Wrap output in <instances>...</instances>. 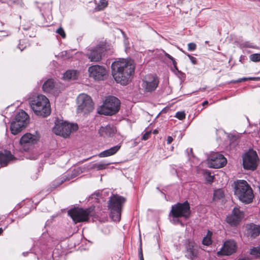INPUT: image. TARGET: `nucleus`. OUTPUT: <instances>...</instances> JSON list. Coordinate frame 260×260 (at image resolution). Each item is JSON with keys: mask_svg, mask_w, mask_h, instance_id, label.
<instances>
[{"mask_svg": "<svg viewBox=\"0 0 260 260\" xmlns=\"http://www.w3.org/2000/svg\"><path fill=\"white\" fill-rule=\"evenodd\" d=\"M135 65L131 59H120L112 64V75L117 83L126 85L134 73Z\"/></svg>", "mask_w": 260, "mask_h": 260, "instance_id": "obj_1", "label": "nucleus"}, {"mask_svg": "<svg viewBox=\"0 0 260 260\" xmlns=\"http://www.w3.org/2000/svg\"><path fill=\"white\" fill-rule=\"evenodd\" d=\"M190 214V205L187 201L182 203H178L172 206L170 212V216L171 217V222L174 224H180L183 226L184 223L180 218L188 219Z\"/></svg>", "mask_w": 260, "mask_h": 260, "instance_id": "obj_2", "label": "nucleus"}, {"mask_svg": "<svg viewBox=\"0 0 260 260\" xmlns=\"http://www.w3.org/2000/svg\"><path fill=\"white\" fill-rule=\"evenodd\" d=\"M34 113L38 116L46 117L50 115L51 109L48 99L43 95H38L29 101Z\"/></svg>", "mask_w": 260, "mask_h": 260, "instance_id": "obj_3", "label": "nucleus"}, {"mask_svg": "<svg viewBox=\"0 0 260 260\" xmlns=\"http://www.w3.org/2000/svg\"><path fill=\"white\" fill-rule=\"evenodd\" d=\"M125 201L123 197L114 194L108 201V208L110 211V216L114 221H119L122 207Z\"/></svg>", "mask_w": 260, "mask_h": 260, "instance_id": "obj_4", "label": "nucleus"}, {"mask_svg": "<svg viewBox=\"0 0 260 260\" xmlns=\"http://www.w3.org/2000/svg\"><path fill=\"white\" fill-rule=\"evenodd\" d=\"M235 194L242 202L249 203L253 198L251 187L245 180L238 181L235 185Z\"/></svg>", "mask_w": 260, "mask_h": 260, "instance_id": "obj_5", "label": "nucleus"}, {"mask_svg": "<svg viewBox=\"0 0 260 260\" xmlns=\"http://www.w3.org/2000/svg\"><path fill=\"white\" fill-rule=\"evenodd\" d=\"M120 104V101L117 98L113 96L108 97L99 113L106 115L114 114L119 111Z\"/></svg>", "mask_w": 260, "mask_h": 260, "instance_id": "obj_6", "label": "nucleus"}, {"mask_svg": "<svg viewBox=\"0 0 260 260\" xmlns=\"http://www.w3.org/2000/svg\"><path fill=\"white\" fill-rule=\"evenodd\" d=\"M105 50V44L102 42L95 47H90L87 48L85 56L91 62H99L101 60Z\"/></svg>", "mask_w": 260, "mask_h": 260, "instance_id": "obj_7", "label": "nucleus"}, {"mask_svg": "<svg viewBox=\"0 0 260 260\" xmlns=\"http://www.w3.org/2000/svg\"><path fill=\"white\" fill-rule=\"evenodd\" d=\"M78 127L77 124L58 121L57 123H55V125L53 128V132L57 135L67 138L70 136L72 132L76 131Z\"/></svg>", "mask_w": 260, "mask_h": 260, "instance_id": "obj_8", "label": "nucleus"}, {"mask_svg": "<svg viewBox=\"0 0 260 260\" xmlns=\"http://www.w3.org/2000/svg\"><path fill=\"white\" fill-rule=\"evenodd\" d=\"M77 112L84 114L89 113L93 109V104L91 98L86 94H81L77 98Z\"/></svg>", "mask_w": 260, "mask_h": 260, "instance_id": "obj_9", "label": "nucleus"}, {"mask_svg": "<svg viewBox=\"0 0 260 260\" xmlns=\"http://www.w3.org/2000/svg\"><path fill=\"white\" fill-rule=\"evenodd\" d=\"M258 158L256 152L249 150L243 156V165L244 169L254 170L257 166Z\"/></svg>", "mask_w": 260, "mask_h": 260, "instance_id": "obj_10", "label": "nucleus"}, {"mask_svg": "<svg viewBox=\"0 0 260 260\" xmlns=\"http://www.w3.org/2000/svg\"><path fill=\"white\" fill-rule=\"evenodd\" d=\"M90 213L89 209L82 208H74L68 211V214L75 223L87 221L89 219Z\"/></svg>", "mask_w": 260, "mask_h": 260, "instance_id": "obj_11", "label": "nucleus"}, {"mask_svg": "<svg viewBox=\"0 0 260 260\" xmlns=\"http://www.w3.org/2000/svg\"><path fill=\"white\" fill-rule=\"evenodd\" d=\"M159 80L156 76L148 75L143 79L142 87L145 92H151L156 89Z\"/></svg>", "mask_w": 260, "mask_h": 260, "instance_id": "obj_12", "label": "nucleus"}, {"mask_svg": "<svg viewBox=\"0 0 260 260\" xmlns=\"http://www.w3.org/2000/svg\"><path fill=\"white\" fill-rule=\"evenodd\" d=\"M89 76L95 80H104L106 78L107 71L106 68L100 65H93L88 69Z\"/></svg>", "mask_w": 260, "mask_h": 260, "instance_id": "obj_13", "label": "nucleus"}, {"mask_svg": "<svg viewBox=\"0 0 260 260\" xmlns=\"http://www.w3.org/2000/svg\"><path fill=\"white\" fill-rule=\"evenodd\" d=\"M185 256L191 260H197L199 254V248L192 240H186L184 242Z\"/></svg>", "mask_w": 260, "mask_h": 260, "instance_id": "obj_14", "label": "nucleus"}, {"mask_svg": "<svg viewBox=\"0 0 260 260\" xmlns=\"http://www.w3.org/2000/svg\"><path fill=\"white\" fill-rule=\"evenodd\" d=\"M210 167L213 168H220L224 167L227 162L226 159L222 154L217 152L211 154L208 159Z\"/></svg>", "mask_w": 260, "mask_h": 260, "instance_id": "obj_15", "label": "nucleus"}, {"mask_svg": "<svg viewBox=\"0 0 260 260\" xmlns=\"http://www.w3.org/2000/svg\"><path fill=\"white\" fill-rule=\"evenodd\" d=\"M39 138L40 137L37 133L35 135L26 133L21 138L20 144L24 151H27L29 149V146L37 143Z\"/></svg>", "mask_w": 260, "mask_h": 260, "instance_id": "obj_16", "label": "nucleus"}, {"mask_svg": "<svg viewBox=\"0 0 260 260\" xmlns=\"http://www.w3.org/2000/svg\"><path fill=\"white\" fill-rule=\"evenodd\" d=\"M237 246L236 242L233 240L225 241L220 250L217 252V255H230L235 253L236 251Z\"/></svg>", "mask_w": 260, "mask_h": 260, "instance_id": "obj_17", "label": "nucleus"}, {"mask_svg": "<svg viewBox=\"0 0 260 260\" xmlns=\"http://www.w3.org/2000/svg\"><path fill=\"white\" fill-rule=\"evenodd\" d=\"M244 217V213L239 208H234L232 214L227 216L226 221L231 225H237Z\"/></svg>", "mask_w": 260, "mask_h": 260, "instance_id": "obj_18", "label": "nucleus"}, {"mask_svg": "<svg viewBox=\"0 0 260 260\" xmlns=\"http://www.w3.org/2000/svg\"><path fill=\"white\" fill-rule=\"evenodd\" d=\"M28 115L25 111H21L16 115L12 127L20 125L26 126L28 123Z\"/></svg>", "mask_w": 260, "mask_h": 260, "instance_id": "obj_19", "label": "nucleus"}, {"mask_svg": "<svg viewBox=\"0 0 260 260\" xmlns=\"http://www.w3.org/2000/svg\"><path fill=\"white\" fill-rule=\"evenodd\" d=\"M116 132L115 127L112 125L101 126L99 131L100 136L104 138L113 137Z\"/></svg>", "mask_w": 260, "mask_h": 260, "instance_id": "obj_20", "label": "nucleus"}, {"mask_svg": "<svg viewBox=\"0 0 260 260\" xmlns=\"http://www.w3.org/2000/svg\"><path fill=\"white\" fill-rule=\"evenodd\" d=\"M247 234L248 237L255 238L259 235L260 233V226L250 223L247 225Z\"/></svg>", "mask_w": 260, "mask_h": 260, "instance_id": "obj_21", "label": "nucleus"}, {"mask_svg": "<svg viewBox=\"0 0 260 260\" xmlns=\"http://www.w3.org/2000/svg\"><path fill=\"white\" fill-rule=\"evenodd\" d=\"M121 145H117L107 150L101 152L99 154L100 157H105L115 154L120 148Z\"/></svg>", "mask_w": 260, "mask_h": 260, "instance_id": "obj_22", "label": "nucleus"}, {"mask_svg": "<svg viewBox=\"0 0 260 260\" xmlns=\"http://www.w3.org/2000/svg\"><path fill=\"white\" fill-rule=\"evenodd\" d=\"M82 172V170L81 168L78 167L76 169H75L72 172V174L71 175H64L62 179H61L60 180V182L57 184V185H61L62 183H63L64 181L68 180H70L71 179H73L76 177L77 175H79L80 173Z\"/></svg>", "mask_w": 260, "mask_h": 260, "instance_id": "obj_23", "label": "nucleus"}, {"mask_svg": "<svg viewBox=\"0 0 260 260\" xmlns=\"http://www.w3.org/2000/svg\"><path fill=\"white\" fill-rule=\"evenodd\" d=\"M13 155L9 151L0 153V165L2 166H6L9 161L13 159Z\"/></svg>", "mask_w": 260, "mask_h": 260, "instance_id": "obj_24", "label": "nucleus"}, {"mask_svg": "<svg viewBox=\"0 0 260 260\" xmlns=\"http://www.w3.org/2000/svg\"><path fill=\"white\" fill-rule=\"evenodd\" d=\"M79 76V72L76 70H68L64 74L63 78L64 80H75Z\"/></svg>", "mask_w": 260, "mask_h": 260, "instance_id": "obj_25", "label": "nucleus"}, {"mask_svg": "<svg viewBox=\"0 0 260 260\" xmlns=\"http://www.w3.org/2000/svg\"><path fill=\"white\" fill-rule=\"evenodd\" d=\"M54 87V82L52 79H48L43 85V91L45 92H50Z\"/></svg>", "mask_w": 260, "mask_h": 260, "instance_id": "obj_26", "label": "nucleus"}, {"mask_svg": "<svg viewBox=\"0 0 260 260\" xmlns=\"http://www.w3.org/2000/svg\"><path fill=\"white\" fill-rule=\"evenodd\" d=\"M110 163H105L101 162L99 163L91 164L90 166V169H96L97 170H102L107 168Z\"/></svg>", "mask_w": 260, "mask_h": 260, "instance_id": "obj_27", "label": "nucleus"}, {"mask_svg": "<svg viewBox=\"0 0 260 260\" xmlns=\"http://www.w3.org/2000/svg\"><path fill=\"white\" fill-rule=\"evenodd\" d=\"M13 124V121L11 123V126H10V129L11 131V133L14 135H16L19 133L26 126H15L14 127H12Z\"/></svg>", "mask_w": 260, "mask_h": 260, "instance_id": "obj_28", "label": "nucleus"}, {"mask_svg": "<svg viewBox=\"0 0 260 260\" xmlns=\"http://www.w3.org/2000/svg\"><path fill=\"white\" fill-rule=\"evenodd\" d=\"M212 233L210 231H208L207 233V235L206 237H205L202 241V243L206 246H209L212 243Z\"/></svg>", "mask_w": 260, "mask_h": 260, "instance_id": "obj_29", "label": "nucleus"}, {"mask_svg": "<svg viewBox=\"0 0 260 260\" xmlns=\"http://www.w3.org/2000/svg\"><path fill=\"white\" fill-rule=\"evenodd\" d=\"M250 254L255 258H260V245L252 248L250 250Z\"/></svg>", "mask_w": 260, "mask_h": 260, "instance_id": "obj_30", "label": "nucleus"}, {"mask_svg": "<svg viewBox=\"0 0 260 260\" xmlns=\"http://www.w3.org/2000/svg\"><path fill=\"white\" fill-rule=\"evenodd\" d=\"M224 197V192L221 189H218L214 191L213 198L214 200H218Z\"/></svg>", "mask_w": 260, "mask_h": 260, "instance_id": "obj_31", "label": "nucleus"}, {"mask_svg": "<svg viewBox=\"0 0 260 260\" xmlns=\"http://www.w3.org/2000/svg\"><path fill=\"white\" fill-rule=\"evenodd\" d=\"M250 59L251 61L254 62H257L260 61V54H253L250 56Z\"/></svg>", "mask_w": 260, "mask_h": 260, "instance_id": "obj_32", "label": "nucleus"}, {"mask_svg": "<svg viewBox=\"0 0 260 260\" xmlns=\"http://www.w3.org/2000/svg\"><path fill=\"white\" fill-rule=\"evenodd\" d=\"M164 55L167 57L169 59H170V60H171V61H172V63L173 64V66L174 67V68L177 70V62L176 61H175V59L172 56H171L170 54H169L168 53H167V52H166L165 51H164Z\"/></svg>", "mask_w": 260, "mask_h": 260, "instance_id": "obj_33", "label": "nucleus"}, {"mask_svg": "<svg viewBox=\"0 0 260 260\" xmlns=\"http://www.w3.org/2000/svg\"><path fill=\"white\" fill-rule=\"evenodd\" d=\"M176 117L180 120H182L185 117V114L184 111L178 112L176 114Z\"/></svg>", "mask_w": 260, "mask_h": 260, "instance_id": "obj_34", "label": "nucleus"}, {"mask_svg": "<svg viewBox=\"0 0 260 260\" xmlns=\"http://www.w3.org/2000/svg\"><path fill=\"white\" fill-rule=\"evenodd\" d=\"M108 5V2L106 0H100V5H99V7H100V9H103L106 7Z\"/></svg>", "mask_w": 260, "mask_h": 260, "instance_id": "obj_35", "label": "nucleus"}, {"mask_svg": "<svg viewBox=\"0 0 260 260\" xmlns=\"http://www.w3.org/2000/svg\"><path fill=\"white\" fill-rule=\"evenodd\" d=\"M188 50L190 51H192L196 50L197 46L194 43H189L187 45Z\"/></svg>", "mask_w": 260, "mask_h": 260, "instance_id": "obj_36", "label": "nucleus"}, {"mask_svg": "<svg viewBox=\"0 0 260 260\" xmlns=\"http://www.w3.org/2000/svg\"><path fill=\"white\" fill-rule=\"evenodd\" d=\"M56 32L60 35L63 38H64L66 37V34L64 31L63 29L61 27L58 28L56 30Z\"/></svg>", "mask_w": 260, "mask_h": 260, "instance_id": "obj_37", "label": "nucleus"}, {"mask_svg": "<svg viewBox=\"0 0 260 260\" xmlns=\"http://www.w3.org/2000/svg\"><path fill=\"white\" fill-rule=\"evenodd\" d=\"M187 56L189 57V58L190 60V61L192 62V64H196L197 63V59L194 57L191 56V55L189 54H186Z\"/></svg>", "mask_w": 260, "mask_h": 260, "instance_id": "obj_38", "label": "nucleus"}, {"mask_svg": "<svg viewBox=\"0 0 260 260\" xmlns=\"http://www.w3.org/2000/svg\"><path fill=\"white\" fill-rule=\"evenodd\" d=\"M150 134L151 132H147L146 133H145L144 135L143 136V139L144 140H147L149 138Z\"/></svg>", "mask_w": 260, "mask_h": 260, "instance_id": "obj_39", "label": "nucleus"}, {"mask_svg": "<svg viewBox=\"0 0 260 260\" xmlns=\"http://www.w3.org/2000/svg\"><path fill=\"white\" fill-rule=\"evenodd\" d=\"M139 255L140 260H144L141 246H140V247L139 248Z\"/></svg>", "mask_w": 260, "mask_h": 260, "instance_id": "obj_40", "label": "nucleus"}, {"mask_svg": "<svg viewBox=\"0 0 260 260\" xmlns=\"http://www.w3.org/2000/svg\"><path fill=\"white\" fill-rule=\"evenodd\" d=\"M247 80H249V77L248 78L244 77V78L239 79L235 82H242V81H245Z\"/></svg>", "mask_w": 260, "mask_h": 260, "instance_id": "obj_41", "label": "nucleus"}, {"mask_svg": "<svg viewBox=\"0 0 260 260\" xmlns=\"http://www.w3.org/2000/svg\"><path fill=\"white\" fill-rule=\"evenodd\" d=\"M173 139L172 137H171V136L168 137L167 140L168 144H171L173 142Z\"/></svg>", "mask_w": 260, "mask_h": 260, "instance_id": "obj_42", "label": "nucleus"}, {"mask_svg": "<svg viewBox=\"0 0 260 260\" xmlns=\"http://www.w3.org/2000/svg\"><path fill=\"white\" fill-rule=\"evenodd\" d=\"M249 80L260 81V77H249Z\"/></svg>", "mask_w": 260, "mask_h": 260, "instance_id": "obj_43", "label": "nucleus"}, {"mask_svg": "<svg viewBox=\"0 0 260 260\" xmlns=\"http://www.w3.org/2000/svg\"><path fill=\"white\" fill-rule=\"evenodd\" d=\"M18 48L21 50V51H22L25 48V46H24L23 47L21 45V44H20L18 46Z\"/></svg>", "mask_w": 260, "mask_h": 260, "instance_id": "obj_44", "label": "nucleus"}, {"mask_svg": "<svg viewBox=\"0 0 260 260\" xmlns=\"http://www.w3.org/2000/svg\"><path fill=\"white\" fill-rule=\"evenodd\" d=\"M187 152L188 153H192V149L191 148L187 149Z\"/></svg>", "mask_w": 260, "mask_h": 260, "instance_id": "obj_45", "label": "nucleus"}, {"mask_svg": "<svg viewBox=\"0 0 260 260\" xmlns=\"http://www.w3.org/2000/svg\"><path fill=\"white\" fill-rule=\"evenodd\" d=\"M208 104V102L207 101H205L203 103V106H205Z\"/></svg>", "mask_w": 260, "mask_h": 260, "instance_id": "obj_46", "label": "nucleus"}, {"mask_svg": "<svg viewBox=\"0 0 260 260\" xmlns=\"http://www.w3.org/2000/svg\"><path fill=\"white\" fill-rule=\"evenodd\" d=\"M3 231V229L2 228H0V235L2 234Z\"/></svg>", "mask_w": 260, "mask_h": 260, "instance_id": "obj_47", "label": "nucleus"}, {"mask_svg": "<svg viewBox=\"0 0 260 260\" xmlns=\"http://www.w3.org/2000/svg\"><path fill=\"white\" fill-rule=\"evenodd\" d=\"M210 178H211V180H213V178L212 176H210Z\"/></svg>", "mask_w": 260, "mask_h": 260, "instance_id": "obj_48", "label": "nucleus"}, {"mask_svg": "<svg viewBox=\"0 0 260 260\" xmlns=\"http://www.w3.org/2000/svg\"><path fill=\"white\" fill-rule=\"evenodd\" d=\"M206 43H208V41H206L205 42Z\"/></svg>", "mask_w": 260, "mask_h": 260, "instance_id": "obj_49", "label": "nucleus"}]
</instances>
